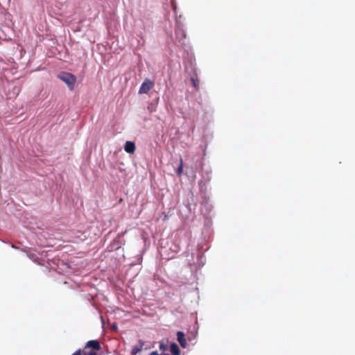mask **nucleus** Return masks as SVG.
Here are the masks:
<instances>
[{
    "label": "nucleus",
    "instance_id": "nucleus-1",
    "mask_svg": "<svg viewBox=\"0 0 355 355\" xmlns=\"http://www.w3.org/2000/svg\"><path fill=\"white\" fill-rule=\"evenodd\" d=\"M58 78L67 85L69 90L73 91L74 89L76 77L73 74L62 71L58 74Z\"/></svg>",
    "mask_w": 355,
    "mask_h": 355
},
{
    "label": "nucleus",
    "instance_id": "nucleus-2",
    "mask_svg": "<svg viewBox=\"0 0 355 355\" xmlns=\"http://www.w3.org/2000/svg\"><path fill=\"white\" fill-rule=\"evenodd\" d=\"M153 85H154V84L150 80L146 79L141 84V85L139 88V94L148 93L153 87Z\"/></svg>",
    "mask_w": 355,
    "mask_h": 355
},
{
    "label": "nucleus",
    "instance_id": "nucleus-3",
    "mask_svg": "<svg viewBox=\"0 0 355 355\" xmlns=\"http://www.w3.org/2000/svg\"><path fill=\"white\" fill-rule=\"evenodd\" d=\"M87 348H92L94 350H99L101 349V345L98 340H92L87 343L85 349Z\"/></svg>",
    "mask_w": 355,
    "mask_h": 355
},
{
    "label": "nucleus",
    "instance_id": "nucleus-4",
    "mask_svg": "<svg viewBox=\"0 0 355 355\" xmlns=\"http://www.w3.org/2000/svg\"><path fill=\"white\" fill-rule=\"evenodd\" d=\"M177 339L182 347L185 348L187 347V341L184 338V334L182 331L177 332Z\"/></svg>",
    "mask_w": 355,
    "mask_h": 355
},
{
    "label": "nucleus",
    "instance_id": "nucleus-5",
    "mask_svg": "<svg viewBox=\"0 0 355 355\" xmlns=\"http://www.w3.org/2000/svg\"><path fill=\"white\" fill-rule=\"evenodd\" d=\"M125 150L128 153H133L135 151V144L132 141H126L124 146Z\"/></svg>",
    "mask_w": 355,
    "mask_h": 355
},
{
    "label": "nucleus",
    "instance_id": "nucleus-6",
    "mask_svg": "<svg viewBox=\"0 0 355 355\" xmlns=\"http://www.w3.org/2000/svg\"><path fill=\"white\" fill-rule=\"evenodd\" d=\"M144 345V343L140 340L139 341V343L137 345L135 346L132 349V355H135L137 354L138 352H141L142 350V348Z\"/></svg>",
    "mask_w": 355,
    "mask_h": 355
},
{
    "label": "nucleus",
    "instance_id": "nucleus-7",
    "mask_svg": "<svg viewBox=\"0 0 355 355\" xmlns=\"http://www.w3.org/2000/svg\"><path fill=\"white\" fill-rule=\"evenodd\" d=\"M170 351L173 355H180V348H179L178 345L175 343H173L170 345Z\"/></svg>",
    "mask_w": 355,
    "mask_h": 355
},
{
    "label": "nucleus",
    "instance_id": "nucleus-8",
    "mask_svg": "<svg viewBox=\"0 0 355 355\" xmlns=\"http://www.w3.org/2000/svg\"><path fill=\"white\" fill-rule=\"evenodd\" d=\"M176 173L179 176H180L183 173V159L181 157L180 159V166H178Z\"/></svg>",
    "mask_w": 355,
    "mask_h": 355
},
{
    "label": "nucleus",
    "instance_id": "nucleus-9",
    "mask_svg": "<svg viewBox=\"0 0 355 355\" xmlns=\"http://www.w3.org/2000/svg\"><path fill=\"white\" fill-rule=\"evenodd\" d=\"M112 248H115L116 249H119L121 247V243H120L119 240L116 239H115L112 245H111Z\"/></svg>",
    "mask_w": 355,
    "mask_h": 355
},
{
    "label": "nucleus",
    "instance_id": "nucleus-10",
    "mask_svg": "<svg viewBox=\"0 0 355 355\" xmlns=\"http://www.w3.org/2000/svg\"><path fill=\"white\" fill-rule=\"evenodd\" d=\"M71 355H90V352L89 353L83 352L81 349L76 350Z\"/></svg>",
    "mask_w": 355,
    "mask_h": 355
},
{
    "label": "nucleus",
    "instance_id": "nucleus-11",
    "mask_svg": "<svg viewBox=\"0 0 355 355\" xmlns=\"http://www.w3.org/2000/svg\"><path fill=\"white\" fill-rule=\"evenodd\" d=\"M191 81L193 83V85L194 87L197 89L198 88V85H197L196 80L193 78H191Z\"/></svg>",
    "mask_w": 355,
    "mask_h": 355
},
{
    "label": "nucleus",
    "instance_id": "nucleus-12",
    "mask_svg": "<svg viewBox=\"0 0 355 355\" xmlns=\"http://www.w3.org/2000/svg\"><path fill=\"white\" fill-rule=\"evenodd\" d=\"M159 348H160V349L164 350V349H165V345L163 343H161L159 345Z\"/></svg>",
    "mask_w": 355,
    "mask_h": 355
},
{
    "label": "nucleus",
    "instance_id": "nucleus-13",
    "mask_svg": "<svg viewBox=\"0 0 355 355\" xmlns=\"http://www.w3.org/2000/svg\"><path fill=\"white\" fill-rule=\"evenodd\" d=\"M149 355H160L157 351L152 352Z\"/></svg>",
    "mask_w": 355,
    "mask_h": 355
},
{
    "label": "nucleus",
    "instance_id": "nucleus-14",
    "mask_svg": "<svg viewBox=\"0 0 355 355\" xmlns=\"http://www.w3.org/2000/svg\"><path fill=\"white\" fill-rule=\"evenodd\" d=\"M90 355H97V354L94 351H92L90 352Z\"/></svg>",
    "mask_w": 355,
    "mask_h": 355
},
{
    "label": "nucleus",
    "instance_id": "nucleus-15",
    "mask_svg": "<svg viewBox=\"0 0 355 355\" xmlns=\"http://www.w3.org/2000/svg\"><path fill=\"white\" fill-rule=\"evenodd\" d=\"M125 232H122V233L119 234L118 235L117 238H119V237H120V236H123V235L125 234Z\"/></svg>",
    "mask_w": 355,
    "mask_h": 355
}]
</instances>
